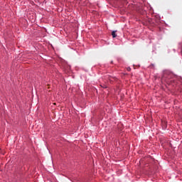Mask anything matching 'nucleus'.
<instances>
[{"label": "nucleus", "mask_w": 182, "mask_h": 182, "mask_svg": "<svg viewBox=\"0 0 182 182\" xmlns=\"http://www.w3.org/2000/svg\"><path fill=\"white\" fill-rule=\"evenodd\" d=\"M164 124H166V122H164Z\"/></svg>", "instance_id": "7ed1b4c3"}, {"label": "nucleus", "mask_w": 182, "mask_h": 182, "mask_svg": "<svg viewBox=\"0 0 182 182\" xmlns=\"http://www.w3.org/2000/svg\"><path fill=\"white\" fill-rule=\"evenodd\" d=\"M127 70L130 71V70H131V68H127Z\"/></svg>", "instance_id": "f03ea898"}, {"label": "nucleus", "mask_w": 182, "mask_h": 182, "mask_svg": "<svg viewBox=\"0 0 182 182\" xmlns=\"http://www.w3.org/2000/svg\"><path fill=\"white\" fill-rule=\"evenodd\" d=\"M112 38H116V36H117V35H116V31L112 32Z\"/></svg>", "instance_id": "f257e3e1"}]
</instances>
